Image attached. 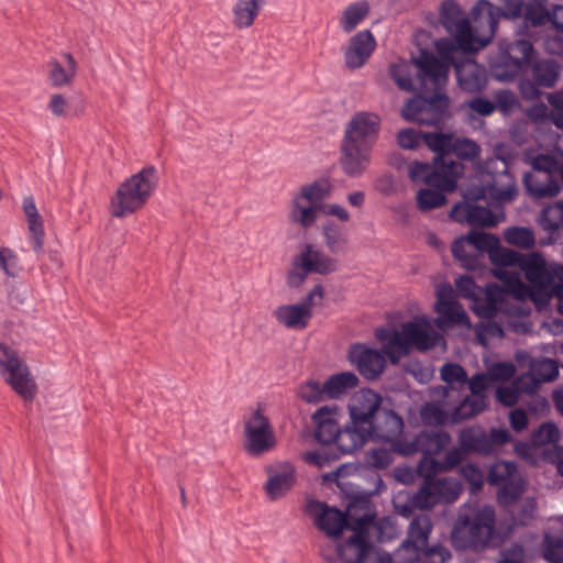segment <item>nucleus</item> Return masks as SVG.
I'll return each instance as SVG.
<instances>
[{
	"label": "nucleus",
	"mask_w": 563,
	"mask_h": 563,
	"mask_svg": "<svg viewBox=\"0 0 563 563\" xmlns=\"http://www.w3.org/2000/svg\"><path fill=\"white\" fill-rule=\"evenodd\" d=\"M339 407L335 405L323 406L312 415L316 426L314 437L318 442L330 445L333 443L340 429Z\"/></svg>",
	"instance_id": "2f4dec72"
},
{
	"label": "nucleus",
	"mask_w": 563,
	"mask_h": 563,
	"mask_svg": "<svg viewBox=\"0 0 563 563\" xmlns=\"http://www.w3.org/2000/svg\"><path fill=\"white\" fill-rule=\"evenodd\" d=\"M424 481L419 489L408 497L405 505L395 503L398 512L408 517L413 509H431L440 504H452L461 495V483L453 477L437 478V473H431L429 467L423 472H419Z\"/></svg>",
	"instance_id": "0eeeda50"
},
{
	"label": "nucleus",
	"mask_w": 563,
	"mask_h": 563,
	"mask_svg": "<svg viewBox=\"0 0 563 563\" xmlns=\"http://www.w3.org/2000/svg\"><path fill=\"white\" fill-rule=\"evenodd\" d=\"M358 377L352 372H342L330 376L325 382V395L330 399H339L342 395L356 387Z\"/></svg>",
	"instance_id": "de8ad7c7"
},
{
	"label": "nucleus",
	"mask_w": 563,
	"mask_h": 563,
	"mask_svg": "<svg viewBox=\"0 0 563 563\" xmlns=\"http://www.w3.org/2000/svg\"><path fill=\"white\" fill-rule=\"evenodd\" d=\"M452 441L446 431H421L411 439L407 438L406 443H398V454L410 456L422 453V459H433L441 453Z\"/></svg>",
	"instance_id": "a878e982"
},
{
	"label": "nucleus",
	"mask_w": 563,
	"mask_h": 563,
	"mask_svg": "<svg viewBox=\"0 0 563 563\" xmlns=\"http://www.w3.org/2000/svg\"><path fill=\"white\" fill-rule=\"evenodd\" d=\"M336 263L312 244H307L298 256L295 257L292 268L288 273L287 284L290 287H299L310 273L329 274L334 272Z\"/></svg>",
	"instance_id": "dca6fc26"
},
{
	"label": "nucleus",
	"mask_w": 563,
	"mask_h": 563,
	"mask_svg": "<svg viewBox=\"0 0 563 563\" xmlns=\"http://www.w3.org/2000/svg\"><path fill=\"white\" fill-rule=\"evenodd\" d=\"M547 100L551 107V123L563 130V89L550 92Z\"/></svg>",
	"instance_id": "774afa93"
},
{
	"label": "nucleus",
	"mask_w": 563,
	"mask_h": 563,
	"mask_svg": "<svg viewBox=\"0 0 563 563\" xmlns=\"http://www.w3.org/2000/svg\"><path fill=\"white\" fill-rule=\"evenodd\" d=\"M380 118L368 111L354 113L344 130L340 164L350 177H357L371 164V154L377 142Z\"/></svg>",
	"instance_id": "7ed1b4c3"
},
{
	"label": "nucleus",
	"mask_w": 563,
	"mask_h": 563,
	"mask_svg": "<svg viewBox=\"0 0 563 563\" xmlns=\"http://www.w3.org/2000/svg\"><path fill=\"white\" fill-rule=\"evenodd\" d=\"M276 444L275 435L268 419L257 408L244 421V448L252 456H260L272 450Z\"/></svg>",
	"instance_id": "6ab92c4d"
},
{
	"label": "nucleus",
	"mask_w": 563,
	"mask_h": 563,
	"mask_svg": "<svg viewBox=\"0 0 563 563\" xmlns=\"http://www.w3.org/2000/svg\"><path fill=\"white\" fill-rule=\"evenodd\" d=\"M263 4L264 0H238L233 8L234 24L239 29L250 27Z\"/></svg>",
	"instance_id": "8fccbe9b"
},
{
	"label": "nucleus",
	"mask_w": 563,
	"mask_h": 563,
	"mask_svg": "<svg viewBox=\"0 0 563 563\" xmlns=\"http://www.w3.org/2000/svg\"><path fill=\"white\" fill-rule=\"evenodd\" d=\"M157 181V170L154 166H146L125 179L110 200L112 216L124 218L141 209L151 198Z\"/></svg>",
	"instance_id": "6e6552de"
},
{
	"label": "nucleus",
	"mask_w": 563,
	"mask_h": 563,
	"mask_svg": "<svg viewBox=\"0 0 563 563\" xmlns=\"http://www.w3.org/2000/svg\"><path fill=\"white\" fill-rule=\"evenodd\" d=\"M477 341L486 345L487 341L493 338H503L504 329L500 323L495 320L487 319L482 321L475 329Z\"/></svg>",
	"instance_id": "0e129e2a"
},
{
	"label": "nucleus",
	"mask_w": 563,
	"mask_h": 563,
	"mask_svg": "<svg viewBox=\"0 0 563 563\" xmlns=\"http://www.w3.org/2000/svg\"><path fill=\"white\" fill-rule=\"evenodd\" d=\"M385 352L357 343L350 347L349 358L362 376L367 379L377 378L385 369Z\"/></svg>",
	"instance_id": "c756f323"
},
{
	"label": "nucleus",
	"mask_w": 563,
	"mask_h": 563,
	"mask_svg": "<svg viewBox=\"0 0 563 563\" xmlns=\"http://www.w3.org/2000/svg\"><path fill=\"white\" fill-rule=\"evenodd\" d=\"M440 377L444 386L431 389L432 402H427L421 409V417L429 424L451 423V411L456 399L465 391L467 373L457 363H445L440 368Z\"/></svg>",
	"instance_id": "423d86ee"
},
{
	"label": "nucleus",
	"mask_w": 563,
	"mask_h": 563,
	"mask_svg": "<svg viewBox=\"0 0 563 563\" xmlns=\"http://www.w3.org/2000/svg\"><path fill=\"white\" fill-rule=\"evenodd\" d=\"M432 528L433 523L429 515L413 517L408 527L407 538L396 552L397 561L420 560V555L429 551L427 544Z\"/></svg>",
	"instance_id": "4be33fe9"
},
{
	"label": "nucleus",
	"mask_w": 563,
	"mask_h": 563,
	"mask_svg": "<svg viewBox=\"0 0 563 563\" xmlns=\"http://www.w3.org/2000/svg\"><path fill=\"white\" fill-rule=\"evenodd\" d=\"M533 45L529 40L517 38L510 41L508 38L499 40L498 57L492 64L496 76L503 80H512L529 63L533 54Z\"/></svg>",
	"instance_id": "ddd939ff"
},
{
	"label": "nucleus",
	"mask_w": 563,
	"mask_h": 563,
	"mask_svg": "<svg viewBox=\"0 0 563 563\" xmlns=\"http://www.w3.org/2000/svg\"><path fill=\"white\" fill-rule=\"evenodd\" d=\"M529 282L530 295L534 301L548 302L551 298V288L555 279L563 282V265L548 263L539 252L523 254L518 267Z\"/></svg>",
	"instance_id": "1a4fd4ad"
},
{
	"label": "nucleus",
	"mask_w": 563,
	"mask_h": 563,
	"mask_svg": "<svg viewBox=\"0 0 563 563\" xmlns=\"http://www.w3.org/2000/svg\"><path fill=\"white\" fill-rule=\"evenodd\" d=\"M537 512V501L534 498H526L518 507L511 510L514 526H527L534 518Z\"/></svg>",
	"instance_id": "4d7b16f0"
},
{
	"label": "nucleus",
	"mask_w": 563,
	"mask_h": 563,
	"mask_svg": "<svg viewBox=\"0 0 563 563\" xmlns=\"http://www.w3.org/2000/svg\"><path fill=\"white\" fill-rule=\"evenodd\" d=\"M498 243L499 239L494 234L471 231L452 243V253L464 268L474 269L481 264L484 253L489 255Z\"/></svg>",
	"instance_id": "2eb2a0df"
},
{
	"label": "nucleus",
	"mask_w": 563,
	"mask_h": 563,
	"mask_svg": "<svg viewBox=\"0 0 563 563\" xmlns=\"http://www.w3.org/2000/svg\"><path fill=\"white\" fill-rule=\"evenodd\" d=\"M375 335L393 363L409 354L411 350L428 351L443 341L431 319L426 316L402 323L400 330L393 327L378 328Z\"/></svg>",
	"instance_id": "39448f33"
},
{
	"label": "nucleus",
	"mask_w": 563,
	"mask_h": 563,
	"mask_svg": "<svg viewBox=\"0 0 563 563\" xmlns=\"http://www.w3.org/2000/svg\"><path fill=\"white\" fill-rule=\"evenodd\" d=\"M541 222L543 228L549 231H555L563 227V200L544 208Z\"/></svg>",
	"instance_id": "052dcab7"
},
{
	"label": "nucleus",
	"mask_w": 563,
	"mask_h": 563,
	"mask_svg": "<svg viewBox=\"0 0 563 563\" xmlns=\"http://www.w3.org/2000/svg\"><path fill=\"white\" fill-rule=\"evenodd\" d=\"M526 190L533 198H551L560 192L559 179L536 172L527 173L523 177Z\"/></svg>",
	"instance_id": "58836bf2"
},
{
	"label": "nucleus",
	"mask_w": 563,
	"mask_h": 563,
	"mask_svg": "<svg viewBox=\"0 0 563 563\" xmlns=\"http://www.w3.org/2000/svg\"><path fill=\"white\" fill-rule=\"evenodd\" d=\"M369 439L388 442L394 452L398 453V443H406L404 420L394 410L383 409L366 426Z\"/></svg>",
	"instance_id": "393cba45"
},
{
	"label": "nucleus",
	"mask_w": 563,
	"mask_h": 563,
	"mask_svg": "<svg viewBox=\"0 0 563 563\" xmlns=\"http://www.w3.org/2000/svg\"><path fill=\"white\" fill-rule=\"evenodd\" d=\"M487 482L490 485L500 486L497 499L503 506L516 501L525 490V482L518 475L517 465L514 462L494 463L489 468Z\"/></svg>",
	"instance_id": "a211bd4d"
},
{
	"label": "nucleus",
	"mask_w": 563,
	"mask_h": 563,
	"mask_svg": "<svg viewBox=\"0 0 563 563\" xmlns=\"http://www.w3.org/2000/svg\"><path fill=\"white\" fill-rule=\"evenodd\" d=\"M507 243L520 249H531L536 244V235L532 229L527 227H510L504 231Z\"/></svg>",
	"instance_id": "603ef678"
},
{
	"label": "nucleus",
	"mask_w": 563,
	"mask_h": 563,
	"mask_svg": "<svg viewBox=\"0 0 563 563\" xmlns=\"http://www.w3.org/2000/svg\"><path fill=\"white\" fill-rule=\"evenodd\" d=\"M522 255L514 250L503 247L500 242L488 255L490 262L495 265L494 276L507 287V291L511 292L517 300L526 299L531 292L529 286L521 280L518 271Z\"/></svg>",
	"instance_id": "f8f14e48"
},
{
	"label": "nucleus",
	"mask_w": 563,
	"mask_h": 563,
	"mask_svg": "<svg viewBox=\"0 0 563 563\" xmlns=\"http://www.w3.org/2000/svg\"><path fill=\"white\" fill-rule=\"evenodd\" d=\"M508 296H512L507 291V287H499L495 284H488L482 294L471 300L472 310L482 318L492 319L498 317L499 313L517 314V307L508 303Z\"/></svg>",
	"instance_id": "5701e85b"
},
{
	"label": "nucleus",
	"mask_w": 563,
	"mask_h": 563,
	"mask_svg": "<svg viewBox=\"0 0 563 563\" xmlns=\"http://www.w3.org/2000/svg\"><path fill=\"white\" fill-rule=\"evenodd\" d=\"M543 555L550 563H563V537L547 534Z\"/></svg>",
	"instance_id": "69168bd1"
},
{
	"label": "nucleus",
	"mask_w": 563,
	"mask_h": 563,
	"mask_svg": "<svg viewBox=\"0 0 563 563\" xmlns=\"http://www.w3.org/2000/svg\"><path fill=\"white\" fill-rule=\"evenodd\" d=\"M434 310L439 314L434 324L441 329L451 325L470 327L467 313L456 301L455 292L450 285L438 287Z\"/></svg>",
	"instance_id": "cd10ccee"
},
{
	"label": "nucleus",
	"mask_w": 563,
	"mask_h": 563,
	"mask_svg": "<svg viewBox=\"0 0 563 563\" xmlns=\"http://www.w3.org/2000/svg\"><path fill=\"white\" fill-rule=\"evenodd\" d=\"M505 178V183L503 186H498L495 181L494 184L489 185V187L486 189L484 187L477 188L475 191L465 192L463 196L465 199H484L486 197V194L492 196L495 200L498 202H508L515 199V197L518 194V189L516 187L515 180L510 177L508 173H505L503 176Z\"/></svg>",
	"instance_id": "ea45409f"
},
{
	"label": "nucleus",
	"mask_w": 563,
	"mask_h": 563,
	"mask_svg": "<svg viewBox=\"0 0 563 563\" xmlns=\"http://www.w3.org/2000/svg\"><path fill=\"white\" fill-rule=\"evenodd\" d=\"M466 455V451L459 444V446L448 450L441 460H420L418 471L423 472L426 467H429L431 473L448 472L460 465Z\"/></svg>",
	"instance_id": "79ce46f5"
},
{
	"label": "nucleus",
	"mask_w": 563,
	"mask_h": 563,
	"mask_svg": "<svg viewBox=\"0 0 563 563\" xmlns=\"http://www.w3.org/2000/svg\"><path fill=\"white\" fill-rule=\"evenodd\" d=\"M0 376L25 401L34 399L37 385L16 350L0 343Z\"/></svg>",
	"instance_id": "9b49d317"
},
{
	"label": "nucleus",
	"mask_w": 563,
	"mask_h": 563,
	"mask_svg": "<svg viewBox=\"0 0 563 563\" xmlns=\"http://www.w3.org/2000/svg\"><path fill=\"white\" fill-rule=\"evenodd\" d=\"M362 507L350 505L344 514L336 508H330L321 501H310L307 506L314 525L327 536L339 538L344 528L350 529L352 517H360Z\"/></svg>",
	"instance_id": "f3484780"
},
{
	"label": "nucleus",
	"mask_w": 563,
	"mask_h": 563,
	"mask_svg": "<svg viewBox=\"0 0 563 563\" xmlns=\"http://www.w3.org/2000/svg\"><path fill=\"white\" fill-rule=\"evenodd\" d=\"M360 516H369L371 526L368 527V538L371 541L376 539L378 542L391 540L397 534V526L390 517L375 519V514L367 506H362Z\"/></svg>",
	"instance_id": "37998d69"
},
{
	"label": "nucleus",
	"mask_w": 563,
	"mask_h": 563,
	"mask_svg": "<svg viewBox=\"0 0 563 563\" xmlns=\"http://www.w3.org/2000/svg\"><path fill=\"white\" fill-rule=\"evenodd\" d=\"M464 165L452 157H435L433 163L412 162L408 166L409 178L448 192L454 191Z\"/></svg>",
	"instance_id": "9d476101"
},
{
	"label": "nucleus",
	"mask_w": 563,
	"mask_h": 563,
	"mask_svg": "<svg viewBox=\"0 0 563 563\" xmlns=\"http://www.w3.org/2000/svg\"><path fill=\"white\" fill-rule=\"evenodd\" d=\"M451 559V553L449 550L441 545H434L429 551L423 552L420 555V560H404V561H396V563H444Z\"/></svg>",
	"instance_id": "338daca9"
},
{
	"label": "nucleus",
	"mask_w": 563,
	"mask_h": 563,
	"mask_svg": "<svg viewBox=\"0 0 563 563\" xmlns=\"http://www.w3.org/2000/svg\"><path fill=\"white\" fill-rule=\"evenodd\" d=\"M295 481V467L288 462L269 470V477L265 484L268 497L273 500L280 498L291 489Z\"/></svg>",
	"instance_id": "473e14b6"
},
{
	"label": "nucleus",
	"mask_w": 563,
	"mask_h": 563,
	"mask_svg": "<svg viewBox=\"0 0 563 563\" xmlns=\"http://www.w3.org/2000/svg\"><path fill=\"white\" fill-rule=\"evenodd\" d=\"M459 86L467 92H478L486 86L485 69L472 59L455 64Z\"/></svg>",
	"instance_id": "f704fd0d"
},
{
	"label": "nucleus",
	"mask_w": 563,
	"mask_h": 563,
	"mask_svg": "<svg viewBox=\"0 0 563 563\" xmlns=\"http://www.w3.org/2000/svg\"><path fill=\"white\" fill-rule=\"evenodd\" d=\"M419 57L420 55L411 60L399 59L390 64L389 75L395 80L399 89L408 92L413 91L415 89L419 90V69L416 64V59Z\"/></svg>",
	"instance_id": "e433bc0d"
},
{
	"label": "nucleus",
	"mask_w": 563,
	"mask_h": 563,
	"mask_svg": "<svg viewBox=\"0 0 563 563\" xmlns=\"http://www.w3.org/2000/svg\"><path fill=\"white\" fill-rule=\"evenodd\" d=\"M536 393V385L528 374H521L510 385L499 386L496 389V399L504 406L516 405L522 394L532 395Z\"/></svg>",
	"instance_id": "4c0bfd02"
},
{
	"label": "nucleus",
	"mask_w": 563,
	"mask_h": 563,
	"mask_svg": "<svg viewBox=\"0 0 563 563\" xmlns=\"http://www.w3.org/2000/svg\"><path fill=\"white\" fill-rule=\"evenodd\" d=\"M492 384L493 380L487 372L467 377L466 386L470 389V394L466 395L463 391L460 398L456 399L457 402H455V407L451 411L450 424L460 423L483 412L487 407L485 393Z\"/></svg>",
	"instance_id": "4468645a"
},
{
	"label": "nucleus",
	"mask_w": 563,
	"mask_h": 563,
	"mask_svg": "<svg viewBox=\"0 0 563 563\" xmlns=\"http://www.w3.org/2000/svg\"><path fill=\"white\" fill-rule=\"evenodd\" d=\"M323 390H325L324 383L320 384L318 380L311 379L299 386L298 395L308 404H318L328 398Z\"/></svg>",
	"instance_id": "bf43d9fd"
},
{
	"label": "nucleus",
	"mask_w": 563,
	"mask_h": 563,
	"mask_svg": "<svg viewBox=\"0 0 563 563\" xmlns=\"http://www.w3.org/2000/svg\"><path fill=\"white\" fill-rule=\"evenodd\" d=\"M376 47V41L368 30L357 32L350 38L349 46L344 52V60L349 68L362 67L371 57Z\"/></svg>",
	"instance_id": "7c9ffc66"
},
{
	"label": "nucleus",
	"mask_w": 563,
	"mask_h": 563,
	"mask_svg": "<svg viewBox=\"0 0 563 563\" xmlns=\"http://www.w3.org/2000/svg\"><path fill=\"white\" fill-rule=\"evenodd\" d=\"M382 401L380 394L369 388L355 391L347 406L352 423L367 426L380 411Z\"/></svg>",
	"instance_id": "c85d7f7f"
},
{
	"label": "nucleus",
	"mask_w": 563,
	"mask_h": 563,
	"mask_svg": "<svg viewBox=\"0 0 563 563\" xmlns=\"http://www.w3.org/2000/svg\"><path fill=\"white\" fill-rule=\"evenodd\" d=\"M470 225L472 227H495L498 223L497 217L486 207L471 202Z\"/></svg>",
	"instance_id": "e2e57ef3"
},
{
	"label": "nucleus",
	"mask_w": 563,
	"mask_h": 563,
	"mask_svg": "<svg viewBox=\"0 0 563 563\" xmlns=\"http://www.w3.org/2000/svg\"><path fill=\"white\" fill-rule=\"evenodd\" d=\"M509 533L497 530L494 507L468 501L457 512L451 538L456 549L479 551L497 545Z\"/></svg>",
	"instance_id": "20e7f679"
},
{
	"label": "nucleus",
	"mask_w": 563,
	"mask_h": 563,
	"mask_svg": "<svg viewBox=\"0 0 563 563\" xmlns=\"http://www.w3.org/2000/svg\"><path fill=\"white\" fill-rule=\"evenodd\" d=\"M369 439V432L366 426L354 424L352 421L343 429H339L338 435L332 444L341 454H352L355 451L363 448L366 441Z\"/></svg>",
	"instance_id": "72a5a7b5"
},
{
	"label": "nucleus",
	"mask_w": 563,
	"mask_h": 563,
	"mask_svg": "<svg viewBox=\"0 0 563 563\" xmlns=\"http://www.w3.org/2000/svg\"><path fill=\"white\" fill-rule=\"evenodd\" d=\"M531 78L519 82V90L527 100H536L541 96V88H552L559 81L561 66L553 58H541L531 65Z\"/></svg>",
	"instance_id": "aec40b11"
},
{
	"label": "nucleus",
	"mask_w": 563,
	"mask_h": 563,
	"mask_svg": "<svg viewBox=\"0 0 563 563\" xmlns=\"http://www.w3.org/2000/svg\"><path fill=\"white\" fill-rule=\"evenodd\" d=\"M454 137L452 134L444 133H424V141L428 147L438 153L437 157L451 156V148L453 146Z\"/></svg>",
	"instance_id": "5fc2aeb1"
},
{
	"label": "nucleus",
	"mask_w": 563,
	"mask_h": 563,
	"mask_svg": "<svg viewBox=\"0 0 563 563\" xmlns=\"http://www.w3.org/2000/svg\"><path fill=\"white\" fill-rule=\"evenodd\" d=\"M560 439V430L553 422H543L531 434V442L534 446H543L555 443Z\"/></svg>",
	"instance_id": "13d9d810"
},
{
	"label": "nucleus",
	"mask_w": 563,
	"mask_h": 563,
	"mask_svg": "<svg viewBox=\"0 0 563 563\" xmlns=\"http://www.w3.org/2000/svg\"><path fill=\"white\" fill-rule=\"evenodd\" d=\"M416 64L420 93L405 104L402 117L407 121L438 126L449 112L450 100L444 89L449 81L450 64L427 51L420 52Z\"/></svg>",
	"instance_id": "f257e3e1"
},
{
	"label": "nucleus",
	"mask_w": 563,
	"mask_h": 563,
	"mask_svg": "<svg viewBox=\"0 0 563 563\" xmlns=\"http://www.w3.org/2000/svg\"><path fill=\"white\" fill-rule=\"evenodd\" d=\"M530 374H528L533 384L552 382L559 376V367L555 361L548 357L532 358L529 364Z\"/></svg>",
	"instance_id": "3c124183"
},
{
	"label": "nucleus",
	"mask_w": 563,
	"mask_h": 563,
	"mask_svg": "<svg viewBox=\"0 0 563 563\" xmlns=\"http://www.w3.org/2000/svg\"><path fill=\"white\" fill-rule=\"evenodd\" d=\"M523 0H504V7H497L488 0H478L472 7L470 16L474 21L485 19L489 43L493 41L501 18L515 20L523 13Z\"/></svg>",
	"instance_id": "412c9836"
},
{
	"label": "nucleus",
	"mask_w": 563,
	"mask_h": 563,
	"mask_svg": "<svg viewBox=\"0 0 563 563\" xmlns=\"http://www.w3.org/2000/svg\"><path fill=\"white\" fill-rule=\"evenodd\" d=\"M66 66L53 59L48 63V79L55 87H62L71 81L76 75L77 63L69 53L63 55Z\"/></svg>",
	"instance_id": "a18cd8bd"
},
{
	"label": "nucleus",
	"mask_w": 563,
	"mask_h": 563,
	"mask_svg": "<svg viewBox=\"0 0 563 563\" xmlns=\"http://www.w3.org/2000/svg\"><path fill=\"white\" fill-rule=\"evenodd\" d=\"M316 297L319 299L323 297V287L320 284L316 285L302 301L294 305L278 306L273 311V316L278 323L287 329L302 330L307 328L312 317Z\"/></svg>",
	"instance_id": "b1692460"
},
{
	"label": "nucleus",
	"mask_w": 563,
	"mask_h": 563,
	"mask_svg": "<svg viewBox=\"0 0 563 563\" xmlns=\"http://www.w3.org/2000/svg\"><path fill=\"white\" fill-rule=\"evenodd\" d=\"M336 459H339V455L334 454L329 446H323L303 454V461L306 463L319 468L329 467Z\"/></svg>",
	"instance_id": "680f3d73"
},
{
	"label": "nucleus",
	"mask_w": 563,
	"mask_h": 563,
	"mask_svg": "<svg viewBox=\"0 0 563 563\" xmlns=\"http://www.w3.org/2000/svg\"><path fill=\"white\" fill-rule=\"evenodd\" d=\"M459 444L466 453L490 454L488 433L478 426L462 429L459 432Z\"/></svg>",
	"instance_id": "a19ab883"
},
{
	"label": "nucleus",
	"mask_w": 563,
	"mask_h": 563,
	"mask_svg": "<svg viewBox=\"0 0 563 563\" xmlns=\"http://www.w3.org/2000/svg\"><path fill=\"white\" fill-rule=\"evenodd\" d=\"M531 165L533 168L532 172L548 174V176L556 179H559L560 176H563V167L553 155H537L533 157Z\"/></svg>",
	"instance_id": "864d4df0"
},
{
	"label": "nucleus",
	"mask_w": 563,
	"mask_h": 563,
	"mask_svg": "<svg viewBox=\"0 0 563 563\" xmlns=\"http://www.w3.org/2000/svg\"><path fill=\"white\" fill-rule=\"evenodd\" d=\"M369 516L352 517L350 530L353 534L338 547V554L344 563H358L372 545L368 538Z\"/></svg>",
	"instance_id": "bb28decb"
},
{
	"label": "nucleus",
	"mask_w": 563,
	"mask_h": 563,
	"mask_svg": "<svg viewBox=\"0 0 563 563\" xmlns=\"http://www.w3.org/2000/svg\"><path fill=\"white\" fill-rule=\"evenodd\" d=\"M331 189L332 186L330 181L322 178L302 186L295 196L301 199L302 202L311 203L316 208L321 209L322 202L330 196Z\"/></svg>",
	"instance_id": "49530a36"
},
{
	"label": "nucleus",
	"mask_w": 563,
	"mask_h": 563,
	"mask_svg": "<svg viewBox=\"0 0 563 563\" xmlns=\"http://www.w3.org/2000/svg\"><path fill=\"white\" fill-rule=\"evenodd\" d=\"M444 190L423 188L417 192V206L421 211H429L443 206L446 198L443 195Z\"/></svg>",
	"instance_id": "6e6d98bb"
},
{
	"label": "nucleus",
	"mask_w": 563,
	"mask_h": 563,
	"mask_svg": "<svg viewBox=\"0 0 563 563\" xmlns=\"http://www.w3.org/2000/svg\"><path fill=\"white\" fill-rule=\"evenodd\" d=\"M22 209L27 220L30 243L35 252H41L45 236L44 222L32 196L23 198Z\"/></svg>",
	"instance_id": "c9c22d12"
},
{
	"label": "nucleus",
	"mask_w": 563,
	"mask_h": 563,
	"mask_svg": "<svg viewBox=\"0 0 563 563\" xmlns=\"http://www.w3.org/2000/svg\"><path fill=\"white\" fill-rule=\"evenodd\" d=\"M319 210L313 205L302 202L301 199L294 196L289 210V220L294 224L309 229L316 223Z\"/></svg>",
	"instance_id": "09e8293b"
},
{
	"label": "nucleus",
	"mask_w": 563,
	"mask_h": 563,
	"mask_svg": "<svg viewBox=\"0 0 563 563\" xmlns=\"http://www.w3.org/2000/svg\"><path fill=\"white\" fill-rule=\"evenodd\" d=\"M371 5L366 0L350 3L342 11L339 20L340 27L345 33L353 32L360 23L369 14Z\"/></svg>",
	"instance_id": "c03bdc74"
},
{
	"label": "nucleus",
	"mask_w": 563,
	"mask_h": 563,
	"mask_svg": "<svg viewBox=\"0 0 563 563\" xmlns=\"http://www.w3.org/2000/svg\"><path fill=\"white\" fill-rule=\"evenodd\" d=\"M439 21L450 38L435 42L438 53L445 59L456 51L476 53L489 44L485 19L468 18L456 0H443L439 8Z\"/></svg>",
	"instance_id": "f03ea898"
}]
</instances>
